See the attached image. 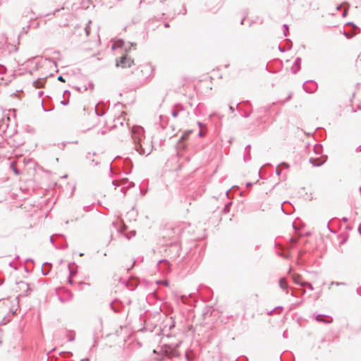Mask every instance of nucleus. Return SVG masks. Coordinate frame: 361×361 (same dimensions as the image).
Here are the masks:
<instances>
[{"mask_svg": "<svg viewBox=\"0 0 361 361\" xmlns=\"http://www.w3.org/2000/svg\"><path fill=\"white\" fill-rule=\"evenodd\" d=\"M73 298V294L71 292H68V298L63 299L62 297L59 296V299L62 302H66L68 300H70Z\"/></svg>", "mask_w": 361, "mask_h": 361, "instance_id": "bb28decb", "label": "nucleus"}, {"mask_svg": "<svg viewBox=\"0 0 361 361\" xmlns=\"http://www.w3.org/2000/svg\"><path fill=\"white\" fill-rule=\"evenodd\" d=\"M192 133V130H187V131H185L183 135H181V137H180L179 139V142H181L183 140H185L186 139H188V137L190 136V135Z\"/></svg>", "mask_w": 361, "mask_h": 361, "instance_id": "5701e85b", "label": "nucleus"}, {"mask_svg": "<svg viewBox=\"0 0 361 361\" xmlns=\"http://www.w3.org/2000/svg\"><path fill=\"white\" fill-rule=\"evenodd\" d=\"M243 104H244L245 107L240 106H239L240 104H238L236 105V109L238 110L239 111L243 112V114H242L243 117L247 118L250 116V114L252 113L251 105L248 101H245L243 103Z\"/></svg>", "mask_w": 361, "mask_h": 361, "instance_id": "7ed1b4c3", "label": "nucleus"}, {"mask_svg": "<svg viewBox=\"0 0 361 361\" xmlns=\"http://www.w3.org/2000/svg\"><path fill=\"white\" fill-rule=\"evenodd\" d=\"M355 152H361V145L358 146V147L356 148Z\"/></svg>", "mask_w": 361, "mask_h": 361, "instance_id": "603ef678", "label": "nucleus"}, {"mask_svg": "<svg viewBox=\"0 0 361 361\" xmlns=\"http://www.w3.org/2000/svg\"><path fill=\"white\" fill-rule=\"evenodd\" d=\"M172 356H173V357L178 356V353L176 350H174L172 353Z\"/></svg>", "mask_w": 361, "mask_h": 361, "instance_id": "13d9d810", "label": "nucleus"}, {"mask_svg": "<svg viewBox=\"0 0 361 361\" xmlns=\"http://www.w3.org/2000/svg\"><path fill=\"white\" fill-rule=\"evenodd\" d=\"M6 68L4 66L0 64V75H4L6 73Z\"/></svg>", "mask_w": 361, "mask_h": 361, "instance_id": "2f4dec72", "label": "nucleus"}, {"mask_svg": "<svg viewBox=\"0 0 361 361\" xmlns=\"http://www.w3.org/2000/svg\"><path fill=\"white\" fill-rule=\"evenodd\" d=\"M302 286L307 287L310 290H314V288H313L312 283H310V282H307V281H304Z\"/></svg>", "mask_w": 361, "mask_h": 361, "instance_id": "cd10ccee", "label": "nucleus"}, {"mask_svg": "<svg viewBox=\"0 0 361 361\" xmlns=\"http://www.w3.org/2000/svg\"><path fill=\"white\" fill-rule=\"evenodd\" d=\"M327 160V156L323 155L319 157H311L310 158V163L314 166H321L322 164H324Z\"/></svg>", "mask_w": 361, "mask_h": 361, "instance_id": "0eeeda50", "label": "nucleus"}, {"mask_svg": "<svg viewBox=\"0 0 361 361\" xmlns=\"http://www.w3.org/2000/svg\"><path fill=\"white\" fill-rule=\"evenodd\" d=\"M283 35H284V36H287V32L288 31V25L284 24L283 25Z\"/></svg>", "mask_w": 361, "mask_h": 361, "instance_id": "473e14b6", "label": "nucleus"}, {"mask_svg": "<svg viewBox=\"0 0 361 361\" xmlns=\"http://www.w3.org/2000/svg\"><path fill=\"white\" fill-rule=\"evenodd\" d=\"M251 159L250 152L248 151L247 153L244 154V161H247Z\"/></svg>", "mask_w": 361, "mask_h": 361, "instance_id": "c756f323", "label": "nucleus"}, {"mask_svg": "<svg viewBox=\"0 0 361 361\" xmlns=\"http://www.w3.org/2000/svg\"><path fill=\"white\" fill-rule=\"evenodd\" d=\"M138 284H139L138 281L135 279H130L128 281L125 282L126 286L130 290H133L138 286Z\"/></svg>", "mask_w": 361, "mask_h": 361, "instance_id": "9d476101", "label": "nucleus"}, {"mask_svg": "<svg viewBox=\"0 0 361 361\" xmlns=\"http://www.w3.org/2000/svg\"><path fill=\"white\" fill-rule=\"evenodd\" d=\"M280 166H282L283 168L285 169H288L289 168V164L286 163V162H283L280 164Z\"/></svg>", "mask_w": 361, "mask_h": 361, "instance_id": "a19ab883", "label": "nucleus"}, {"mask_svg": "<svg viewBox=\"0 0 361 361\" xmlns=\"http://www.w3.org/2000/svg\"><path fill=\"white\" fill-rule=\"evenodd\" d=\"M235 109H236V107L235 108V107H233V106H229V110H230V111H231V112H232V113H233V112H234Z\"/></svg>", "mask_w": 361, "mask_h": 361, "instance_id": "09e8293b", "label": "nucleus"}, {"mask_svg": "<svg viewBox=\"0 0 361 361\" xmlns=\"http://www.w3.org/2000/svg\"><path fill=\"white\" fill-rule=\"evenodd\" d=\"M286 45L288 46V49H290L292 47V42L289 39H286Z\"/></svg>", "mask_w": 361, "mask_h": 361, "instance_id": "72a5a7b5", "label": "nucleus"}, {"mask_svg": "<svg viewBox=\"0 0 361 361\" xmlns=\"http://www.w3.org/2000/svg\"><path fill=\"white\" fill-rule=\"evenodd\" d=\"M58 80L61 81V82H65L66 81L62 75H59L58 77Z\"/></svg>", "mask_w": 361, "mask_h": 361, "instance_id": "49530a36", "label": "nucleus"}, {"mask_svg": "<svg viewBox=\"0 0 361 361\" xmlns=\"http://www.w3.org/2000/svg\"><path fill=\"white\" fill-rule=\"evenodd\" d=\"M42 106L43 109H44V111H51V109H45V107H44V105H43V103L42 104Z\"/></svg>", "mask_w": 361, "mask_h": 361, "instance_id": "052dcab7", "label": "nucleus"}, {"mask_svg": "<svg viewBox=\"0 0 361 361\" xmlns=\"http://www.w3.org/2000/svg\"><path fill=\"white\" fill-rule=\"evenodd\" d=\"M130 134L135 145L143 141L144 129L142 127L137 126H133L130 130Z\"/></svg>", "mask_w": 361, "mask_h": 361, "instance_id": "f03ea898", "label": "nucleus"}, {"mask_svg": "<svg viewBox=\"0 0 361 361\" xmlns=\"http://www.w3.org/2000/svg\"><path fill=\"white\" fill-rule=\"evenodd\" d=\"M252 185V183L248 182V183H247L246 186H247V187H250V186H251Z\"/></svg>", "mask_w": 361, "mask_h": 361, "instance_id": "69168bd1", "label": "nucleus"}, {"mask_svg": "<svg viewBox=\"0 0 361 361\" xmlns=\"http://www.w3.org/2000/svg\"><path fill=\"white\" fill-rule=\"evenodd\" d=\"M325 317H328V316H325L323 314H317L315 317V319H316V321H317L319 322H323L325 324H329L332 322V319L329 321V320L326 319Z\"/></svg>", "mask_w": 361, "mask_h": 361, "instance_id": "a211bd4d", "label": "nucleus"}, {"mask_svg": "<svg viewBox=\"0 0 361 361\" xmlns=\"http://www.w3.org/2000/svg\"><path fill=\"white\" fill-rule=\"evenodd\" d=\"M245 20V17H244L243 18H242V20H240V24H241V25H243Z\"/></svg>", "mask_w": 361, "mask_h": 361, "instance_id": "680f3d73", "label": "nucleus"}, {"mask_svg": "<svg viewBox=\"0 0 361 361\" xmlns=\"http://www.w3.org/2000/svg\"><path fill=\"white\" fill-rule=\"evenodd\" d=\"M81 361H90V359L88 357H85L82 359Z\"/></svg>", "mask_w": 361, "mask_h": 361, "instance_id": "0e129e2a", "label": "nucleus"}, {"mask_svg": "<svg viewBox=\"0 0 361 361\" xmlns=\"http://www.w3.org/2000/svg\"><path fill=\"white\" fill-rule=\"evenodd\" d=\"M197 126H199L200 129H202L204 126V125L200 121L197 122Z\"/></svg>", "mask_w": 361, "mask_h": 361, "instance_id": "c03bdc74", "label": "nucleus"}, {"mask_svg": "<svg viewBox=\"0 0 361 361\" xmlns=\"http://www.w3.org/2000/svg\"><path fill=\"white\" fill-rule=\"evenodd\" d=\"M279 285L280 288L283 290H287L288 288V283L286 279V278L282 277L279 279Z\"/></svg>", "mask_w": 361, "mask_h": 361, "instance_id": "6ab92c4d", "label": "nucleus"}, {"mask_svg": "<svg viewBox=\"0 0 361 361\" xmlns=\"http://www.w3.org/2000/svg\"><path fill=\"white\" fill-rule=\"evenodd\" d=\"M250 147H251L250 145H247L245 147V150H247V149H250Z\"/></svg>", "mask_w": 361, "mask_h": 361, "instance_id": "774afa93", "label": "nucleus"}, {"mask_svg": "<svg viewBox=\"0 0 361 361\" xmlns=\"http://www.w3.org/2000/svg\"><path fill=\"white\" fill-rule=\"evenodd\" d=\"M61 104L63 106H66L68 104V99L63 98V100L61 101Z\"/></svg>", "mask_w": 361, "mask_h": 361, "instance_id": "c9c22d12", "label": "nucleus"}, {"mask_svg": "<svg viewBox=\"0 0 361 361\" xmlns=\"http://www.w3.org/2000/svg\"><path fill=\"white\" fill-rule=\"evenodd\" d=\"M19 288L22 290H24V293L21 294V296L25 297L29 295L32 289L30 287L29 284L24 281H20L18 283Z\"/></svg>", "mask_w": 361, "mask_h": 361, "instance_id": "1a4fd4ad", "label": "nucleus"}, {"mask_svg": "<svg viewBox=\"0 0 361 361\" xmlns=\"http://www.w3.org/2000/svg\"><path fill=\"white\" fill-rule=\"evenodd\" d=\"M126 183H128V186L127 187H123L121 189V191L122 192H123L125 194L126 192V188H133L135 186V183L133 182H128V178H124V179H122L121 180H114L112 181V184L115 186V187H118L119 185H123Z\"/></svg>", "mask_w": 361, "mask_h": 361, "instance_id": "20e7f679", "label": "nucleus"}, {"mask_svg": "<svg viewBox=\"0 0 361 361\" xmlns=\"http://www.w3.org/2000/svg\"><path fill=\"white\" fill-rule=\"evenodd\" d=\"M61 354H68V355H72V353L71 352H63L61 353Z\"/></svg>", "mask_w": 361, "mask_h": 361, "instance_id": "e2e57ef3", "label": "nucleus"}, {"mask_svg": "<svg viewBox=\"0 0 361 361\" xmlns=\"http://www.w3.org/2000/svg\"><path fill=\"white\" fill-rule=\"evenodd\" d=\"M68 283L70 284H73V281L72 278H70L69 276H68Z\"/></svg>", "mask_w": 361, "mask_h": 361, "instance_id": "5fc2aeb1", "label": "nucleus"}, {"mask_svg": "<svg viewBox=\"0 0 361 361\" xmlns=\"http://www.w3.org/2000/svg\"><path fill=\"white\" fill-rule=\"evenodd\" d=\"M11 167H13L14 173L16 174H18L19 172H18V169L16 168L13 167V164H11Z\"/></svg>", "mask_w": 361, "mask_h": 361, "instance_id": "8fccbe9b", "label": "nucleus"}, {"mask_svg": "<svg viewBox=\"0 0 361 361\" xmlns=\"http://www.w3.org/2000/svg\"><path fill=\"white\" fill-rule=\"evenodd\" d=\"M67 247H68V244L67 243L60 244V245H55V247L56 249H61V250L66 249Z\"/></svg>", "mask_w": 361, "mask_h": 361, "instance_id": "c85d7f7f", "label": "nucleus"}, {"mask_svg": "<svg viewBox=\"0 0 361 361\" xmlns=\"http://www.w3.org/2000/svg\"><path fill=\"white\" fill-rule=\"evenodd\" d=\"M279 166H278L276 168V173L277 176H280L281 175V169H279Z\"/></svg>", "mask_w": 361, "mask_h": 361, "instance_id": "ea45409f", "label": "nucleus"}, {"mask_svg": "<svg viewBox=\"0 0 361 361\" xmlns=\"http://www.w3.org/2000/svg\"><path fill=\"white\" fill-rule=\"evenodd\" d=\"M342 221H343V222H347V221H348V219L347 217H343V218L342 219Z\"/></svg>", "mask_w": 361, "mask_h": 361, "instance_id": "bf43d9fd", "label": "nucleus"}, {"mask_svg": "<svg viewBox=\"0 0 361 361\" xmlns=\"http://www.w3.org/2000/svg\"><path fill=\"white\" fill-rule=\"evenodd\" d=\"M164 27H169V23H164Z\"/></svg>", "mask_w": 361, "mask_h": 361, "instance_id": "338daca9", "label": "nucleus"}, {"mask_svg": "<svg viewBox=\"0 0 361 361\" xmlns=\"http://www.w3.org/2000/svg\"><path fill=\"white\" fill-rule=\"evenodd\" d=\"M356 292H357V295H361V289L360 288H357Z\"/></svg>", "mask_w": 361, "mask_h": 361, "instance_id": "6e6d98bb", "label": "nucleus"}, {"mask_svg": "<svg viewBox=\"0 0 361 361\" xmlns=\"http://www.w3.org/2000/svg\"><path fill=\"white\" fill-rule=\"evenodd\" d=\"M45 83V78H38L33 82V86L36 88H42Z\"/></svg>", "mask_w": 361, "mask_h": 361, "instance_id": "f3484780", "label": "nucleus"}, {"mask_svg": "<svg viewBox=\"0 0 361 361\" xmlns=\"http://www.w3.org/2000/svg\"><path fill=\"white\" fill-rule=\"evenodd\" d=\"M70 96H71V92H70V91H68V90H65V91L63 92V98H66V99H69Z\"/></svg>", "mask_w": 361, "mask_h": 361, "instance_id": "7c9ffc66", "label": "nucleus"}, {"mask_svg": "<svg viewBox=\"0 0 361 361\" xmlns=\"http://www.w3.org/2000/svg\"><path fill=\"white\" fill-rule=\"evenodd\" d=\"M184 110V107L180 104H176L174 105L173 110L171 111V115L173 117L176 118L178 115V114L180 111H183Z\"/></svg>", "mask_w": 361, "mask_h": 361, "instance_id": "ddd939ff", "label": "nucleus"}, {"mask_svg": "<svg viewBox=\"0 0 361 361\" xmlns=\"http://www.w3.org/2000/svg\"><path fill=\"white\" fill-rule=\"evenodd\" d=\"M111 307L114 312H119L121 308V302L117 300H114L111 304Z\"/></svg>", "mask_w": 361, "mask_h": 361, "instance_id": "2eb2a0df", "label": "nucleus"}, {"mask_svg": "<svg viewBox=\"0 0 361 361\" xmlns=\"http://www.w3.org/2000/svg\"><path fill=\"white\" fill-rule=\"evenodd\" d=\"M76 274V271L71 269V268L69 267V277L70 278H73L74 275H75Z\"/></svg>", "mask_w": 361, "mask_h": 361, "instance_id": "f704fd0d", "label": "nucleus"}, {"mask_svg": "<svg viewBox=\"0 0 361 361\" xmlns=\"http://www.w3.org/2000/svg\"><path fill=\"white\" fill-rule=\"evenodd\" d=\"M331 284H335L336 286H340V285H343L344 283L332 282Z\"/></svg>", "mask_w": 361, "mask_h": 361, "instance_id": "3c124183", "label": "nucleus"}, {"mask_svg": "<svg viewBox=\"0 0 361 361\" xmlns=\"http://www.w3.org/2000/svg\"><path fill=\"white\" fill-rule=\"evenodd\" d=\"M67 337H68V340L71 342H72L75 340L74 336H72L71 334H68Z\"/></svg>", "mask_w": 361, "mask_h": 361, "instance_id": "e433bc0d", "label": "nucleus"}, {"mask_svg": "<svg viewBox=\"0 0 361 361\" xmlns=\"http://www.w3.org/2000/svg\"><path fill=\"white\" fill-rule=\"evenodd\" d=\"M274 246H275L276 248H279L281 250H283V246L282 245L279 244V243H275Z\"/></svg>", "mask_w": 361, "mask_h": 361, "instance_id": "58836bf2", "label": "nucleus"}, {"mask_svg": "<svg viewBox=\"0 0 361 361\" xmlns=\"http://www.w3.org/2000/svg\"><path fill=\"white\" fill-rule=\"evenodd\" d=\"M159 118H160V126H161V127L163 129H165L166 126H167V123H168V120H169L168 117L164 116H160Z\"/></svg>", "mask_w": 361, "mask_h": 361, "instance_id": "4be33fe9", "label": "nucleus"}, {"mask_svg": "<svg viewBox=\"0 0 361 361\" xmlns=\"http://www.w3.org/2000/svg\"><path fill=\"white\" fill-rule=\"evenodd\" d=\"M103 106H104V104H102V106H101V104L99 103H98L95 106V113L99 116H102L105 114V111L104 110Z\"/></svg>", "mask_w": 361, "mask_h": 361, "instance_id": "dca6fc26", "label": "nucleus"}, {"mask_svg": "<svg viewBox=\"0 0 361 361\" xmlns=\"http://www.w3.org/2000/svg\"><path fill=\"white\" fill-rule=\"evenodd\" d=\"M281 310H283V307H281V306L276 307L274 310L270 311L269 312V314H271L274 310H279V311H281Z\"/></svg>", "mask_w": 361, "mask_h": 361, "instance_id": "4c0bfd02", "label": "nucleus"}, {"mask_svg": "<svg viewBox=\"0 0 361 361\" xmlns=\"http://www.w3.org/2000/svg\"><path fill=\"white\" fill-rule=\"evenodd\" d=\"M54 235H52L50 237V242H51L52 244H54Z\"/></svg>", "mask_w": 361, "mask_h": 361, "instance_id": "4d7b16f0", "label": "nucleus"}, {"mask_svg": "<svg viewBox=\"0 0 361 361\" xmlns=\"http://www.w3.org/2000/svg\"><path fill=\"white\" fill-rule=\"evenodd\" d=\"M323 147L322 145H315L314 146V152L316 154H321L322 153Z\"/></svg>", "mask_w": 361, "mask_h": 361, "instance_id": "b1692460", "label": "nucleus"}, {"mask_svg": "<svg viewBox=\"0 0 361 361\" xmlns=\"http://www.w3.org/2000/svg\"><path fill=\"white\" fill-rule=\"evenodd\" d=\"M300 65H301V58L297 57L295 60V62H294L293 66L291 67V72L293 74L297 73L300 69Z\"/></svg>", "mask_w": 361, "mask_h": 361, "instance_id": "9b49d317", "label": "nucleus"}, {"mask_svg": "<svg viewBox=\"0 0 361 361\" xmlns=\"http://www.w3.org/2000/svg\"><path fill=\"white\" fill-rule=\"evenodd\" d=\"M303 90L307 93H313L317 90V83L314 80H307L302 85Z\"/></svg>", "mask_w": 361, "mask_h": 361, "instance_id": "39448f33", "label": "nucleus"}, {"mask_svg": "<svg viewBox=\"0 0 361 361\" xmlns=\"http://www.w3.org/2000/svg\"><path fill=\"white\" fill-rule=\"evenodd\" d=\"M133 65H134V61L128 58L126 55L122 56L116 63L117 66H121L122 68H130Z\"/></svg>", "mask_w": 361, "mask_h": 361, "instance_id": "423d86ee", "label": "nucleus"}, {"mask_svg": "<svg viewBox=\"0 0 361 361\" xmlns=\"http://www.w3.org/2000/svg\"><path fill=\"white\" fill-rule=\"evenodd\" d=\"M112 226L117 230H118V222H113Z\"/></svg>", "mask_w": 361, "mask_h": 361, "instance_id": "37998d69", "label": "nucleus"}, {"mask_svg": "<svg viewBox=\"0 0 361 361\" xmlns=\"http://www.w3.org/2000/svg\"><path fill=\"white\" fill-rule=\"evenodd\" d=\"M204 133L203 132L202 129H200V131H199V133H198V135L200 137H204Z\"/></svg>", "mask_w": 361, "mask_h": 361, "instance_id": "79ce46f5", "label": "nucleus"}, {"mask_svg": "<svg viewBox=\"0 0 361 361\" xmlns=\"http://www.w3.org/2000/svg\"><path fill=\"white\" fill-rule=\"evenodd\" d=\"M277 255L281 257H283L285 259H288L290 257V254L289 253H285L284 252L281 251V252H277Z\"/></svg>", "mask_w": 361, "mask_h": 361, "instance_id": "a878e982", "label": "nucleus"}, {"mask_svg": "<svg viewBox=\"0 0 361 361\" xmlns=\"http://www.w3.org/2000/svg\"><path fill=\"white\" fill-rule=\"evenodd\" d=\"M297 242H298V240L295 238H290V243H296Z\"/></svg>", "mask_w": 361, "mask_h": 361, "instance_id": "a18cd8bd", "label": "nucleus"}, {"mask_svg": "<svg viewBox=\"0 0 361 361\" xmlns=\"http://www.w3.org/2000/svg\"><path fill=\"white\" fill-rule=\"evenodd\" d=\"M291 207V204L288 201H285L281 205V210L285 214H290L292 213Z\"/></svg>", "mask_w": 361, "mask_h": 361, "instance_id": "f8f14e48", "label": "nucleus"}, {"mask_svg": "<svg viewBox=\"0 0 361 361\" xmlns=\"http://www.w3.org/2000/svg\"><path fill=\"white\" fill-rule=\"evenodd\" d=\"M124 164V171L126 174H128L130 173V169L133 166V163L131 160L129 158H126L123 161Z\"/></svg>", "mask_w": 361, "mask_h": 361, "instance_id": "4468645a", "label": "nucleus"}, {"mask_svg": "<svg viewBox=\"0 0 361 361\" xmlns=\"http://www.w3.org/2000/svg\"><path fill=\"white\" fill-rule=\"evenodd\" d=\"M159 269L163 273H168L170 271V264L168 260L161 259L158 262Z\"/></svg>", "mask_w": 361, "mask_h": 361, "instance_id": "6e6552de", "label": "nucleus"}, {"mask_svg": "<svg viewBox=\"0 0 361 361\" xmlns=\"http://www.w3.org/2000/svg\"><path fill=\"white\" fill-rule=\"evenodd\" d=\"M231 205H232V202H229L227 204H226V205L224 206V207L223 209V212L225 214L228 213L230 212Z\"/></svg>", "mask_w": 361, "mask_h": 361, "instance_id": "393cba45", "label": "nucleus"}, {"mask_svg": "<svg viewBox=\"0 0 361 361\" xmlns=\"http://www.w3.org/2000/svg\"><path fill=\"white\" fill-rule=\"evenodd\" d=\"M51 269V264L48 262H45L43 264L42 268V273L44 276L48 275V274L50 271Z\"/></svg>", "mask_w": 361, "mask_h": 361, "instance_id": "aec40b11", "label": "nucleus"}, {"mask_svg": "<svg viewBox=\"0 0 361 361\" xmlns=\"http://www.w3.org/2000/svg\"><path fill=\"white\" fill-rule=\"evenodd\" d=\"M135 150L141 155H149L153 149L152 142H146L145 140L135 145Z\"/></svg>", "mask_w": 361, "mask_h": 361, "instance_id": "f257e3e1", "label": "nucleus"}, {"mask_svg": "<svg viewBox=\"0 0 361 361\" xmlns=\"http://www.w3.org/2000/svg\"><path fill=\"white\" fill-rule=\"evenodd\" d=\"M343 34H344V35H345L347 38H350V37H351V36H352L351 35H350L349 33H348V32H345V31H344V32H343Z\"/></svg>", "mask_w": 361, "mask_h": 361, "instance_id": "de8ad7c7", "label": "nucleus"}, {"mask_svg": "<svg viewBox=\"0 0 361 361\" xmlns=\"http://www.w3.org/2000/svg\"><path fill=\"white\" fill-rule=\"evenodd\" d=\"M279 50L281 51V52H284L285 51V49L281 47V46H279Z\"/></svg>", "mask_w": 361, "mask_h": 361, "instance_id": "864d4df0", "label": "nucleus"}, {"mask_svg": "<svg viewBox=\"0 0 361 361\" xmlns=\"http://www.w3.org/2000/svg\"><path fill=\"white\" fill-rule=\"evenodd\" d=\"M292 278H293V282L297 284V285H300L301 286H303V282L304 281H301V276L299 275V274H295L292 276Z\"/></svg>", "mask_w": 361, "mask_h": 361, "instance_id": "412c9836", "label": "nucleus"}]
</instances>
